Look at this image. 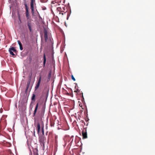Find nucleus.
<instances>
[{"mask_svg": "<svg viewBox=\"0 0 155 155\" xmlns=\"http://www.w3.org/2000/svg\"><path fill=\"white\" fill-rule=\"evenodd\" d=\"M44 34L45 41V45L48 46L50 45L51 43V39H48V32L46 29H44Z\"/></svg>", "mask_w": 155, "mask_h": 155, "instance_id": "obj_1", "label": "nucleus"}, {"mask_svg": "<svg viewBox=\"0 0 155 155\" xmlns=\"http://www.w3.org/2000/svg\"><path fill=\"white\" fill-rule=\"evenodd\" d=\"M39 141L41 145L43 147L45 146V137L43 136H41L39 137Z\"/></svg>", "mask_w": 155, "mask_h": 155, "instance_id": "obj_2", "label": "nucleus"}, {"mask_svg": "<svg viewBox=\"0 0 155 155\" xmlns=\"http://www.w3.org/2000/svg\"><path fill=\"white\" fill-rule=\"evenodd\" d=\"M24 5H25V7L26 16L27 19H28L29 18V12H28V7L26 3H25Z\"/></svg>", "mask_w": 155, "mask_h": 155, "instance_id": "obj_3", "label": "nucleus"}, {"mask_svg": "<svg viewBox=\"0 0 155 155\" xmlns=\"http://www.w3.org/2000/svg\"><path fill=\"white\" fill-rule=\"evenodd\" d=\"M41 76H40L39 78V79L38 80V82L36 84V85L35 87V91H36V90H37L38 89V88L39 87V85H40V84L41 83Z\"/></svg>", "mask_w": 155, "mask_h": 155, "instance_id": "obj_4", "label": "nucleus"}, {"mask_svg": "<svg viewBox=\"0 0 155 155\" xmlns=\"http://www.w3.org/2000/svg\"><path fill=\"white\" fill-rule=\"evenodd\" d=\"M35 0H31L30 5H31V12L32 14L33 15L34 13V3L35 2Z\"/></svg>", "mask_w": 155, "mask_h": 155, "instance_id": "obj_5", "label": "nucleus"}, {"mask_svg": "<svg viewBox=\"0 0 155 155\" xmlns=\"http://www.w3.org/2000/svg\"><path fill=\"white\" fill-rule=\"evenodd\" d=\"M45 107H43L42 108L40 112L39 115L41 117H43L45 113Z\"/></svg>", "mask_w": 155, "mask_h": 155, "instance_id": "obj_6", "label": "nucleus"}, {"mask_svg": "<svg viewBox=\"0 0 155 155\" xmlns=\"http://www.w3.org/2000/svg\"><path fill=\"white\" fill-rule=\"evenodd\" d=\"M27 25L29 30L30 32L32 31L31 23V21H28L27 22Z\"/></svg>", "mask_w": 155, "mask_h": 155, "instance_id": "obj_7", "label": "nucleus"}, {"mask_svg": "<svg viewBox=\"0 0 155 155\" xmlns=\"http://www.w3.org/2000/svg\"><path fill=\"white\" fill-rule=\"evenodd\" d=\"M38 105H39V103H37V104L36 105V106H35V110L34 111L33 113V117L35 116V115H36V113L37 112V110H38Z\"/></svg>", "mask_w": 155, "mask_h": 155, "instance_id": "obj_8", "label": "nucleus"}, {"mask_svg": "<svg viewBox=\"0 0 155 155\" xmlns=\"http://www.w3.org/2000/svg\"><path fill=\"white\" fill-rule=\"evenodd\" d=\"M82 135L83 138L85 139L87 138V133L86 131L85 130L82 131Z\"/></svg>", "mask_w": 155, "mask_h": 155, "instance_id": "obj_9", "label": "nucleus"}, {"mask_svg": "<svg viewBox=\"0 0 155 155\" xmlns=\"http://www.w3.org/2000/svg\"><path fill=\"white\" fill-rule=\"evenodd\" d=\"M37 133L38 134H39L40 131L41 127L40 124L39 122L37 123Z\"/></svg>", "mask_w": 155, "mask_h": 155, "instance_id": "obj_10", "label": "nucleus"}, {"mask_svg": "<svg viewBox=\"0 0 155 155\" xmlns=\"http://www.w3.org/2000/svg\"><path fill=\"white\" fill-rule=\"evenodd\" d=\"M34 155H39L38 150L37 148H35L33 150Z\"/></svg>", "mask_w": 155, "mask_h": 155, "instance_id": "obj_11", "label": "nucleus"}, {"mask_svg": "<svg viewBox=\"0 0 155 155\" xmlns=\"http://www.w3.org/2000/svg\"><path fill=\"white\" fill-rule=\"evenodd\" d=\"M43 59H44V61H43V65H44V67L45 65V64L46 63V58L45 57V54H44V57H43Z\"/></svg>", "mask_w": 155, "mask_h": 155, "instance_id": "obj_12", "label": "nucleus"}, {"mask_svg": "<svg viewBox=\"0 0 155 155\" xmlns=\"http://www.w3.org/2000/svg\"><path fill=\"white\" fill-rule=\"evenodd\" d=\"M35 94H33L31 97V100L34 102H35Z\"/></svg>", "mask_w": 155, "mask_h": 155, "instance_id": "obj_13", "label": "nucleus"}, {"mask_svg": "<svg viewBox=\"0 0 155 155\" xmlns=\"http://www.w3.org/2000/svg\"><path fill=\"white\" fill-rule=\"evenodd\" d=\"M51 71H50L49 72V74L48 77V81H49L51 77Z\"/></svg>", "mask_w": 155, "mask_h": 155, "instance_id": "obj_14", "label": "nucleus"}, {"mask_svg": "<svg viewBox=\"0 0 155 155\" xmlns=\"http://www.w3.org/2000/svg\"><path fill=\"white\" fill-rule=\"evenodd\" d=\"M9 49L11 50L12 51L15 52L16 51V50L15 49V48L13 47H12L9 48Z\"/></svg>", "mask_w": 155, "mask_h": 155, "instance_id": "obj_15", "label": "nucleus"}, {"mask_svg": "<svg viewBox=\"0 0 155 155\" xmlns=\"http://www.w3.org/2000/svg\"><path fill=\"white\" fill-rule=\"evenodd\" d=\"M44 126L43 125L41 126V131L42 132V133L43 135H44Z\"/></svg>", "mask_w": 155, "mask_h": 155, "instance_id": "obj_16", "label": "nucleus"}, {"mask_svg": "<svg viewBox=\"0 0 155 155\" xmlns=\"http://www.w3.org/2000/svg\"><path fill=\"white\" fill-rule=\"evenodd\" d=\"M9 51L11 54L12 56L15 55V54L13 53V51H12L11 50L9 49Z\"/></svg>", "mask_w": 155, "mask_h": 155, "instance_id": "obj_17", "label": "nucleus"}, {"mask_svg": "<svg viewBox=\"0 0 155 155\" xmlns=\"http://www.w3.org/2000/svg\"><path fill=\"white\" fill-rule=\"evenodd\" d=\"M18 19L20 21V22L21 23V18H20V15L19 12H18Z\"/></svg>", "mask_w": 155, "mask_h": 155, "instance_id": "obj_18", "label": "nucleus"}, {"mask_svg": "<svg viewBox=\"0 0 155 155\" xmlns=\"http://www.w3.org/2000/svg\"><path fill=\"white\" fill-rule=\"evenodd\" d=\"M17 42H18V44L19 46L22 45L20 41L18 40Z\"/></svg>", "mask_w": 155, "mask_h": 155, "instance_id": "obj_19", "label": "nucleus"}, {"mask_svg": "<svg viewBox=\"0 0 155 155\" xmlns=\"http://www.w3.org/2000/svg\"><path fill=\"white\" fill-rule=\"evenodd\" d=\"M71 76V78H72V79L74 81H75V78H74V77L73 76V75H72Z\"/></svg>", "mask_w": 155, "mask_h": 155, "instance_id": "obj_20", "label": "nucleus"}, {"mask_svg": "<svg viewBox=\"0 0 155 155\" xmlns=\"http://www.w3.org/2000/svg\"><path fill=\"white\" fill-rule=\"evenodd\" d=\"M30 81H29L28 82V83H27V88H28V87L29 86L30 84Z\"/></svg>", "mask_w": 155, "mask_h": 155, "instance_id": "obj_21", "label": "nucleus"}, {"mask_svg": "<svg viewBox=\"0 0 155 155\" xmlns=\"http://www.w3.org/2000/svg\"><path fill=\"white\" fill-rule=\"evenodd\" d=\"M20 49L21 50H22L23 49L22 45L20 46Z\"/></svg>", "mask_w": 155, "mask_h": 155, "instance_id": "obj_22", "label": "nucleus"}, {"mask_svg": "<svg viewBox=\"0 0 155 155\" xmlns=\"http://www.w3.org/2000/svg\"><path fill=\"white\" fill-rule=\"evenodd\" d=\"M73 137H74V136H72L71 137V139L72 138V140H71V142H72L73 141Z\"/></svg>", "mask_w": 155, "mask_h": 155, "instance_id": "obj_23", "label": "nucleus"}, {"mask_svg": "<svg viewBox=\"0 0 155 155\" xmlns=\"http://www.w3.org/2000/svg\"><path fill=\"white\" fill-rule=\"evenodd\" d=\"M33 135H34V136H35V130H34V131H33Z\"/></svg>", "mask_w": 155, "mask_h": 155, "instance_id": "obj_24", "label": "nucleus"}, {"mask_svg": "<svg viewBox=\"0 0 155 155\" xmlns=\"http://www.w3.org/2000/svg\"><path fill=\"white\" fill-rule=\"evenodd\" d=\"M30 155H32V153L31 150L30 151Z\"/></svg>", "mask_w": 155, "mask_h": 155, "instance_id": "obj_25", "label": "nucleus"}, {"mask_svg": "<svg viewBox=\"0 0 155 155\" xmlns=\"http://www.w3.org/2000/svg\"><path fill=\"white\" fill-rule=\"evenodd\" d=\"M38 16H39V18H41L40 16V15L39 14V13H38Z\"/></svg>", "mask_w": 155, "mask_h": 155, "instance_id": "obj_26", "label": "nucleus"}, {"mask_svg": "<svg viewBox=\"0 0 155 155\" xmlns=\"http://www.w3.org/2000/svg\"><path fill=\"white\" fill-rule=\"evenodd\" d=\"M60 14H61L62 15L64 14V13L62 12H61V13L60 12Z\"/></svg>", "mask_w": 155, "mask_h": 155, "instance_id": "obj_27", "label": "nucleus"}, {"mask_svg": "<svg viewBox=\"0 0 155 155\" xmlns=\"http://www.w3.org/2000/svg\"><path fill=\"white\" fill-rule=\"evenodd\" d=\"M56 138H57V137H55V140L56 139Z\"/></svg>", "mask_w": 155, "mask_h": 155, "instance_id": "obj_28", "label": "nucleus"}, {"mask_svg": "<svg viewBox=\"0 0 155 155\" xmlns=\"http://www.w3.org/2000/svg\"><path fill=\"white\" fill-rule=\"evenodd\" d=\"M32 103V102H31V104Z\"/></svg>", "mask_w": 155, "mask_h": 155, "instance_id": "obj_29", "label": "nucleus"}]
</instances>
